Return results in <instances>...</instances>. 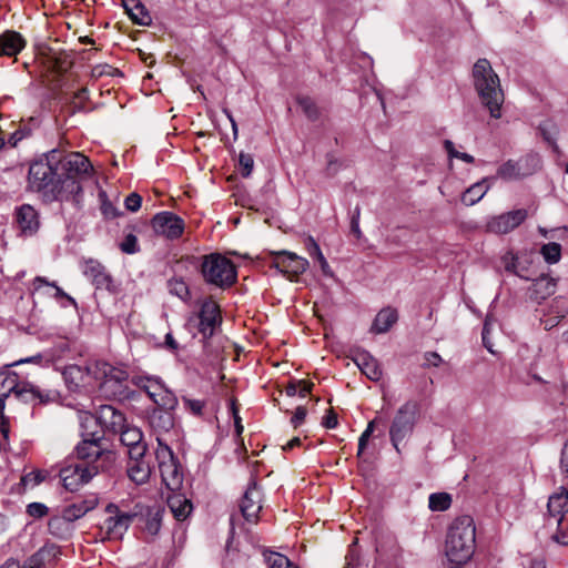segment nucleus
<instances>
[{"instance_id":"f257e3e1","label":"nucleus","mask_w":568,"mask_h":568,"mask_svg":"<svg viewBox=\"0 0 568 568\" xmlns=\"http://www.w3.org/2000/svg\"><path fill=\"white\" fill-rule=\"evenodd\" d=\"M92 171L91 162L82 153L53 149L30 163L27 189L39 193L45 203L69 201L82 193V181Z\"/></svg>"},{"instance_id":"f03ea898","label":"nucleus","mask_w":568,"mask_h":568,"mask_svg":"<svg viewBox=\"0 0 568 568\" xmlns=\"http://www.w3.org/2000/svg\"><path fill=\"white\" fill-rule=\"evenodd\" d=\"M476 528L474 519L464 515L457 517L449 526L445 552L449 561L456 565L467 562L475 552Z\"/></svg>"},{"instance_id":"7ed1b4c3","label":"nucleus","mask_w":568,"mask_h":568,"mask_svg":"<svg viewBox=\"0 0 568 568\" xmlns=\"http://www.w3.org/2000/svg\"><path fill=\"white\" fill-rule=\"evenodd\" d=\"M474 84L481 103L489 110L493 118H500L504 93L500 81L487 59H479L473 68Z\"/></svg>"},{"instance_id":"20e7f679","label":"nucleus","mask_w":568,"mask_h":568,"mask_svg":"<svg viewBox=\"0 0 568 568\" xmlns=\"http://www.w3.org/2000/svg\"><path fill=\"white\" fill-rule=\"evenodd\" d=\"M418 418L419 404L416 400H406L396 410L389 427V440L398 454L400 444L413 435Z\"/></svg>"},{"instance_id":"39448f33","label":"nucleus","mask_w":568,"mask_h":568,"mask_svg":"<svg viewBox=\"0 0 568 568\" xmlns=\"http://www.w3.org/2000/svg\"><path fill=\"white\" fill-rule=\"evenodd\" d=\"M201 272L205 282L220 288L232 286L237 277L233 262L219 253H212L203 257Z\"/></svg>"},{"instance_id":"423d86ee","label":"nucleus","mask_w":568,"mask_h":568,"mask_svg":"<svg viewBox=\"0 0 568 568\" xmlns=\"http://www.w3.org/2000/svg\"><path fill=\"white\" fill-rule=\"evenodd\" d=\"M93 381L99 382L100 390L108 397H124L123 383L128 379L126 371L105 362L92 363Z\"/></svg>"},{"instance_id":"0eeeda50","label":"nucleus","mask_w":568,"mask_h":568,"mask_svg":"<svg viewBox=\"0 0 568 568\" xmlns=\"http://www.w3.org/2000/svg\"><path fill=\"white\" fill-rule=\"evenodd\" d=\"M155 458L163 484L171 491L179 490L183 484V474L168 443H161L155 449Z\"/></svg>"},{"instance_id":"6e6552de","label":"nucleus","mask_w":568,"mask_h":568,"mask_svg":"<svg viewBox=\"0 0 568 568\" xmlns=\"http://www.w3.org/2000/svg\"><path fill=\"white\" fill-rule=\"evenodd\" d=\"M132 384L146 393L149 398L162 408H175L178 406V398L164 383L154 376H134Z\"/></svg>"},{"instance_id":"1a4fd4ad","label":"nucleus","mask_w":568,"mask_h":568,"mask_svg":"<svg viewBox=\"0 0 568 568\" xmlns=\"http://www.w3.org/2000/svg\"><path fill=\"white\" fill-rule=\"evenodd\" d=\"M79 463L85 465H106V470L115 462V454L102 446L100 438L83 439L75 448Z\"/></svg>"},{"instance_id":"9d476101","label":"nucleus","mask_w":568,"mask_h":568,"mask_svg":"<svg viewBox=\"0 0 568 568\" xmlns=\"http://www.w3.org/2000/svg\"><path fill=\"white\" fill-rule=\"evenodd\" d=\"M267 255L268 257H264V260L268 262L270 266L286 274L290 280L303 274L310 265L306 258L288 251H270Z\"/></svg>"},{"instance_id":"9b49d317","label":"nucleus","mask_w":568,"mask_h":568,"mask_svg":"<svg viewBox=\"0 0 568 568\" xmlns=\"http://www.w3.org/2000/svg\"><path fill=\"white\" fill-rule=\"evenodd\" d=\"M106 470V465H85L77 463L63 468L60 477L65 489L70 491L78 490L79 487L90 481L99 471Z\"/></svg>"},{"instance_id":"f8f14e48","label":"nucleus","mask_w":568,"mask_h":568,"mask_svg":"<svg viewBox=\"0 0 568 568\" xmlns=\"http://www.w3.org/2000/svg\"><path fill=\"white\" fill-rule=\"evenodd\" d=\"M174 409L175 408H162L158 406L153 408L149 414V425L155 435L158 447H160V442L166 443L164 436L170 435L171 432L174 429Z\"/></svg>"},{"instance_id":"ddd939ff","label":"nucleus","mask_w":568,"mask_h":568,"mask_svg":"<svg viewBox=\"0 0 568 568\" xmlns=\"http://www.w3.org/2000/svg\"><path fill=\"white\" fill-rule=\"evenodd\" d=\"M106 511L111 515L108 517L103 525L101 526V530L104 534V537L108 539H121L124 535V532L130 527L134 515L126 514V513H119L116 506L109 505L106 507Z\"/></svg>"},{"instance_id":"4468645a","label":"nucleus","mask_w":568,"mask_h":568,"mask_svg":"<svg viewBox=\"0 0 568 568\" xmlns=\"http://www.w3.org/2000/svg\"><path fill=\"white\" fill-rule=\"evenodd\" d=\"M195 320L199 333L204 338H210L221 323L220 306L212 300H205Z\"/></svg>"},{"instance_id":"2eb2a0df","label":"nucleus","mask_w":568,"mask_h":568,"mask_svg":"<svg viewBox=\"0 0 568 568\" xmlns=\"http://www.w3.org/2000/svg\"><path fill=\"white\" fill-rule=\"evenodd\" d=\"M152 227L156 234L174 240L182 235L184 221L176 214L164 211L153 216Z\"/></svg>"},{"instance_id":"dca6fc26","label":"nucleus","mask_w":568,"mask_h":568,"mask_svg":"<svg viewBox=\"0 0 568 568\" xmlns=\"http://www.w3.org/2000/svg\"><path fill=\"white\" fill-rule=\"evenodd\" d=\"M540 164V160L536 155H528L518 162L508 160L499 166L497 176L503 180H518L536 170Z\"/></svg>"},{"instance_id":"f3484780","label":"nucleus","mask_w":568,"mask_h":568,"mask_svg":"<svg viewBox=\"0 0 568 568\" xmlns=\"http://www.w3.org/2000/svg\"><path fill=\"white\" fill-rule=\"evenodd\" d=\"M528 216L525 209L515 210L491 217L487 222V230L495 234H506L519 226Z\"/></svg>"},{"instance_id":"a211bd4d","label":"nucleus","mask_w":568,"mask_h":568,"mask_svg":"<svg viewBox=\"0 0 568 568\" xmlns=\"http://www.w3.org/2000/svg\"><path fill=\"white\" fill-rule=\"evenodd\" d=\"M568 514V489L560 488L549 496L545 523L547 526L560 525Z\"/></svg>"},{"instance_id":"6ab92c4d","label":"nucleus","mask_w":568,"mask_h":568,"mask_svg":"<svg viewBox=\"0 0 568 568\" xmlns=\"http://www.w3.org/2000/svg\"><path fill=\"white\" fill-rule=\"evenodd\" d=\"M240 509L247 523L256 524L262 509V491L255 481L246 488Z\"/></svg>"},{"instance_id":"aec40b11","label":"nucleus","mask_w":568,"mask_h":568,"mask_svg":"<svg viewBox=\"0 0 568 568\" xmlns=\"http://www.w3.org/2000/svg\"><path fill=\"white\" fill-rule=\"evenodd\" d=\"M58 396L55 390L41 389L29 382H21L14 394L17 399L34 405L52 403L57 400Z\"/></svg>"},{"instance_id":"412c9836","label":"nucleus","mask_w":568,"mask_h":568,"mask_svg":"<svg viewBox=\"0 0 568 568\" xmlns=\"http://www.w3.org/2000/svg\"><path fill=\"white\" fill-rule=\"evenodd\" d=\"M355 365L371 381L378 382L383 376L378 361L367 351H356L353 356Z\"/></svg>"},{"instance_id":"4be33fe9","label":"nucleus","mask_w":568,"mask_h":568,"mask_svg":"<svg viewBox=\"0 0 568 568\" xmlns=\"http://www.w3.org/2000/svg\"><path fill=\"white\" fill-rule=\"evenodd\" d=\"M92 364L80 366L69 365L63 372V377L69 387L91 386L93 382Z\"/></svg>"},{"instance_id":"5701e85b","label":"nucleus","mask_w":568,"mask_h":568,"mask_svg":"<svg viewBox=\"0 0 568 568\" xmlns=\"http://www.w3.org/2000/svg\"><path fill=\"white\" fill-rule=\"evenodd\" d=\"M83 274L95 285L97 288H109L111 285V276L105 267L95 260H88L82 266Z\"/></svg>"},{"instance_id":"b1692460","label":"nucleus","mask_w":568,"mask_h":568,"mask_svg":"<svg viewBox=\"0 0 568 568\" xmlns=\"http://www.w3.org/2000/svg\"><path fill=\"white\" fill-rule=\"evenodd\" d=\"M97 419L101 426L112 432L121 430L125 424L124 415L111 405H101Z\"/></svg>"},{"instance_id":"393cba45","label":"nucleus","mask_w":568,"mask_h":568,"mask_svg":"<svg viewBox=\"0 0 568 568\" xmlns=\"http://www.w3.org/2000/svg\"><path fill=\"white\" fill-rule=\"evenodd\" d=\"M27 44L24 38L17 31L7 30L0 34V55L16 57Z\"/></svg>"},{"instance_id":"a878e982","label":"nucleus","mask_w":568,"mask_h":568,"mask_svg":"<svg viewBox=\"0 0 568 568\" xmlns=\"http://www.w3.org/2000/svg\"><path fill=\"white\" fill-rule=\"evenodd\" d=\"M60 554V549L54 544H45L36 554L29 557L20 568H47Z\"/></svg>"},{"instance_id":"bb28decb","label":"nucleus","mask_w":568,"mask_h":568,"mask_svg":"<svg viewBox=\"0 0 568 568\" xmlns=\"http://www.w3.org/2000/svg\"><path fill=\"white\" fill-rule=\"evenodd\" d=\"M99 499L95 494L87 496L84 499L72 503L62 510V515L72 524L82 518L87 513L98 506Z\"/></svg>"},{"instance_id":"cd10ccee","label":"nucleus","mask_w":568,"mask_h":568,"mask_svg":"<svg viewBox=\"0 0 568 568\" xmlns=\"http://www.w3.org/2000/svg\"><path fill=\"white\" fill-rule=\"evenodd\" d=\"M17 223L24 234H33L38 231L40 222L38 212L30 204L21 205L16 213Z\"/></svg>"},{"instance_id":"c85d7f7f","label":"nucleus","mask_w":568,"mask_h":568,"mask_svg":"<svg viewBox=\"0 0 568 568\" xmlns=\"http://www.w3.org/2000/svg\"><path fill=\"white\" fill-rule=\"evenodd\" d=\"M166 503L174 518L180 521L185 520L193 510L191 500L185 495L178 493V490L172 491L168 496Z\"/></svg>"},{"instance_id":"c756f323","label":"nucleus","mask_w":568,"mask_h":568,"mask_svg":"<svg viewBox=\"0 0 568 568\" xmlns=\"http://www.w3.org/2000/svg\"><path fill=\"white\" fill-rule=\"evenodd\" d=\"M20 383L17 373L8 368L0 371V412L4 409V400L14 396Z\"/></svg>"},{"instance_id":"7c9ffc66","label":"nucleus","mask_w":568,"mask_h":568,"mask_svg":"<svg viewBox=\"0 0 568 568\" xmlns=\"http://www.w3.org/2000/svg\"><path fill=\"white\" fill-rule=\"evenodd\" d=\"M556 281L549 276H540L535 280L529 288L530 297L536 301H544L556 292Z\"/></svg>"},{"instance_id":"2f4dec72","label":"nucleus","mask_w":568,"mask_h":568,"mask_svg":"<svg viewBox=\"0 0 568 568\" xmlns=\"http://www.w3.org/2000/svg\"><path fill=\"white\" fill-rule=\"evenodd\" d=\"M123 7L130 18L140 26H149L151 17L140 0H122Z\"/></svg>"},{"instance_id":"473e14b6","label":"nucleus","mask_w":568,"mask_h":568,"mask_svg":"<svg viewBox=\"0 0 568 568\" xmlns=\"http://www.w3.org/2000/svg\"><path fill=\"white\" fill-rule=\"evenodd\" d=\"M397 321V313L393 308H384L376 315L371 331L376 334L386 333Z\"/></svg>"},{"instance_id":"72a5a7b5","label":"nucleus","mask_w":568,"mask_h":568,"mask_svg":"<svg viewBox=\"0 0 568 568\" xmlns=\"http://www.w3.org/2000/svg\"><path fill=\"white\" fill-rule=\"evenodd\" d=\"M151 475V466L145 460L129 462L128 476L138 485L146 483Z\"/></svg>"},{"instance_id":"f704fd0d","label":"nucleus","mask_w":568,"mask_h":568,"mask_svg":"<svg viewBox=\"0 0 568 568\" xmlns=\"http://www.w3.org/2000/svg\"><path fill=\"white\" fill-rule=\"evenodd\" d=\"M305 248H306L308 255L312 258H315L318 262L321 271L323 272V274L326 275V276H333V271H332L328 262L326 261L325 256L323 255L320 245L314 240V237L308 236L306 239V241H305Z\"/></svg>"},{"instance_id":"c9c22d12","label":"nucleus","mask_w":568,"mask_h":568,"mask_svg":"<svg viewBox=\"0 0 568 568\" xmlns=\"http://www.w3.org/2000/svg\"><path fill=\"white\" fill-rule=\"evenodd\" d=\"M51 535L60 539L68 538L72 532V524L61 514L52 517L48 523Z\"/></svg>"},{"instance_id":"e433bc0d","label":"nucleus","mask_w":568,"mask_h":568,"mask_svg":"<svg viewBox=\"0 0 568 568\" xmlns=\"http://www.w3.org/2000/svg\"><path fill=\"white\" fill-rule=\"evenodd\" d=\"M488 189L489 186L486 185V180L477 182L464 192L462 196V202L465 205H474L484 197Z\"/></svg>"},{"instance_id":"4c0bfd02","label":"nucleus","mask_w":568,"mask_h":568,"mask_svg":"<svg viewBox=\"0 0 568 568\" xmlns=\"http://www.w3.org/2000/svg\"><path fill=\"white\" fill-rule=\"evenodd\" d=\"M120 432V440L126 447L136 446L143 442V434L138 427L124 426Z\"/></svg>"},{"instance_id":"58836bf2","label":"nucleus","mask_w":568,"mask_h":568,"mask_svg":"<svg viewBox=\"0 0 568 568\" xmlns=\"http://www.w3.org/2000/svg\"><path fill=\"white\" fill-rule=\"evenodd\" d=\"M264 557L268 568H298V566L280 552H265Z\"/></svg>"},{"instance_id":"ea45409f","label":"nucleus","mask_w":568,"mask_h":568,"mask_svg":"<svg viewBox=\"0 0 568 568\" xmlns=\"http://www.w3.org/2000/svg\"><path fill=\"white\" fill-rule=\"evenodd\" d=\"M452 497L447 493H435L429 496L428 506L433 511H444L450 507Z\"/></svg>"},{"instance_id":"a19ab883","label":"nucleus","mask_w":568,"mask_h":568,"mask_svg":"<svg viewBox=\"0 0 568 568\" xmlns=\"http://www.w3.org/2000/svg\"><path fill=\"white\" fill-rule=\"evenodd\" d=\"M297 103L308 120L316 121L320 118V109L310 97L297 98Z\"/></svg>"},{"instance_id":"79ce46f5","label":"nucleus","mask_w":568,"mask_h":568,"mask_svg":"<svg viewBox=\"0 0 568 568\" xmlns=\"http://www.w3.org/2000/svg\"><path fill=\"white\" fill-rule=\"evenodd\" d=\"M540 252L545 261L550 264L559 262L561 257V246L560 244L555 242H550L548 244L542 245Z\"/></svg>"},{"instance_id":"37998d69","label":"nucleus","mask_w":568,"mask_h":568,"mask_svg":"<svg viewBox=\"0 0 568 568\" xmlns=\"http://www.w3.org/2000/svg\"><path fill=\"white\" fill-rule=\"evenodd\" d=\"M169 292L181 300H186L190 296L189 286L183 280L173 278L168 283Z\"/></svg>"},{"instance_id":"c03bdc74","label":"nucleus","mask_w":568,"mask_h":568,"mask_svg":"<svg viewBox=\"0 0 568 568\" xmlns=\"http://www.w3.org/2000/svg\"><path fill=\"white\" fill-rule=\"evenodd\" d=\"M42 284L50 285V286L54 287L57 298H60V297L67 298L71 304L75 305L74 298L71 297L70 295H68L65 292H63V290L61 287H59L54 282L49 283L44 277H41V276H38L34 278L33 285H34L36 290H38L40 287V285H42Z\"/></svg>"},{"instance_id":"a18cd8bd","label":"nucleus","mask_w":568,"mask_h":568,"mask_svg":"<svg viewBox=\"0 0 568 568\" xmlns=\"http://www.w3.org/2000/svg\"><path fill=\"white\" fill-rule=\"evenodd\" d=\"M120 248L125 254L138 253L140 251L138 237L132 233L126 234L120 244Z\"/></svg>"},{"instance_id":"49530a36","label":"nucleus","mask_w":568,"mask_h":568,"mask_svg":"<svg viewBox=\"0 0 568 568\" xmlns=\"http://www.w3.org/2000/svg\"><path fill=\"white\" fill-rule=\"evenodd\" d=\"M378 419L377 418H374L373 420H371L368 424H367V427L366 429L362 433L359 439H358V452H357V456L359 457L366 446H367V443H368V439L369 437L372 436L374 429H375V425L377 424Z\"/></svg>"},{"instance_id":"de8ad7c7","label":"nucleus","mask_w":568,"mask_h":568,"mask_svg":"<svg viewBox=\"0 0 568 568\" xmlns=\"http://www.w3.org/2000/svg\"><path fill=\"white\" fill-rule=\"evenodd\" d=\"M239 165H240L241 175L243 178H248L254 168L253 156L248 153H241L239 156Z\"/></svg>"},{"instance_id":"09e8293b","label":"nucleus","mask_w":568,"mask_h":568,"mask_svg":"<svg viewBox=\"0 0 568 568\" xmlns=\"http://www.w3.org/2000/svg\"><path fill=\"white\" fill-rule=\"evenodd\" d=\"M557 527L556 532L551 536V539L560 545H568V523L562 519L560 525Z\"/></svg>"},{"instance_id":"8fccbe9b","label":"nucleus","mask_w":568,"mask_h":568,"mask_svg":"<svg viewBox=\"0 0 568 568\" xmlns=\"http://www.w3.org/2000/svg\"><path fill=\"white\" fill-rule=\"evenodd\" d=\"M182 402L184 404V407L191 412L195 416H201L204 408V402L200 399H192L187 397H183Z\"/></svg>"},{"instance_id":"3c124183","label":"nucleus","mask_w":568,"mask_h":568,"mask_svg":"<svg viewBox=\"0 0 568 568\" xmlns=\"http://www.w3.org/2000/svg\"><path fill=\"white\" fill-rule=\"evenodd\" d=\"M146 453V444L142 443L136 446H132L128 448L129 462H138L144 460V455Z\"/></svg>"},{"instance_id":"603ef678","label":"nucleus","mask_w":568,"mask_h":568,"mask_svg":"<svg viewBox=\"0 0 568 568\" xmlns=\"http://www.w3.org/2000/svg\"><path fill=\"white\" fill-rule=\"evenodd\" d=\"M48 507L41 503H31L27 506V514L33 518H41L48 514Z\"/></svg>"},{"instance_id":"864d4df0","label":"nucleus","mask_w":568,"mask_h":568,"mask_svg":"<svg viewBox=\"0 0 568 568\" xmlns=\"http://www.w3.org/2000/svg\"><path fill=\"white\" fill-rule=\"evenodd\" d=\"M43 479L44 476L41 471H30L21 478V481L26 487H34L39 485Z\"/></svg>"},{"instance_id":"5fc2aeb1","label":"nucleus","mask_w":568,"mask_h":568,"mask_svg":"<svg viewBox=\"0 0 568 568\" xmlns=\"http://www.w3.org/2000/svg\"><path fill=\"white\" fill-rule=\"evenodd\" d=\"M550 126H551V125H550V123H548V122H547V123L541 124V125L539 126V130H540V132H541L542 138H544V139H545L549 144H551V145H552L554 151H558V145H557V144H556V142H555V133H556V131H555V130L550 131V130H549V128H550Z\"/></svg>"},{"instance_id":"6e6d98bb","label":"nucleus","mask_w":568,"mask_h":568,"mask_svg":"<svg viewBox=\"0 0 568 568\" xmlns=\"http://www.w3.org/2000/svg\"><path fill=\"white\" fill-rule=\"evenodd\" d=\"M142 197L138 193H131L125 197L124 205L126 210L136 212L141 207Z\"/></svg>"},{"instance_id":"4d7b16f0","label":"nucleus","mask_w":568,"mask_h":568,"mask_svg":"<svg viewBox=\"0 0 568 568\" xmlns=\"http://www.w3.org/2000/svg\"><path fill=\"white\" fill-rule=\"evenodd\" d=\"M306 414H307L306 408L304 406H298L295 409V413L293 414V416L291 418L292 425L295 428L298 427L300 425H302L303 422L305 420Z\"/></svg>"},{"instance_id":"13d9d810","label":"nucleus","mask_w":568,"mask_h":568,"mask_svg":"<svg viewBox=\"0 0 568 568\" xmlns=\"http://www.w3.org/2000/svg\"><path fill=\"white\" fill-rule=\"evenodd\" d=\"M424 359H425L424 365L427 366V367H430V366L437 367L443 362L440 355L438 353H436V352H427V353H425Z\"/></svg>"},{"instance_id":"bf43d9fd","label":"nucleus","mask_w":568,"mask_h":568,"mask_svg":"<svg viewBox=\"0 0 568 568\" xmlns=\"http://www.w3.org/2000/svg\"><path fill=\"white\" fill-rule=\"evenodd\" d=\"M341 168L339 161L332 154H327V164H326V173L328 175H334Z\"/></svg>"},{"instance_id":"052dcab7","label":"nucleus","mask_w":568,"mask_h":568,"mask_svg":"<svg viewBox=\"0 0 568 568\" xmlns=\"http://www.w3.org/2000/svg\"><path fill=\"white\" fill-rule=\"evenodd\" d=\"M490 318L487 317L485 320V323H484V327H483V334H481V337H483V344L484 346L487 348V351L491 354H495V351L493 349V344L491 343H487V336L489 335L490 333Z\"/></svg>"},{"instance_id":"680f3d73","label":"nucleus","mask_w":568,"mask_h":568,"mask_svg":"<svg viewBox=\"0 0 568 568\" xmlns=\"http://www.w3.org/2000/svg\"><path fill=\"white\" fill-rule=\"evenodd\" d=\"M114 69L111 65L108 64H100L95 65L92 69V75L95 78H100L102 75H111L113 73Z\"/></svg>"},{"instance_id":"e2e57ef3","label":"nucleus","mask_w":568,"mask_h":568,"mask_svg":"<svg viewBox=\"0 0 568 568\" xmlns=\"http://www.w3.org/2000/svg\"><path fill=\"white\" fill-rule=\"evenodd\" d=\"M323 426L328 429L335 428L337 426V415L333 409L327 410V414L323 418Z\"/></svg>"},{"instance_id":"0e129e2a","label":"nucleus","mask_w":568,"mask_h":568,"mask_svg":"<svg viewBox=\"0 0 568 568\" xmlns=\"http://www.w3.org/2000/svg\"><path fill=\"white\" fill-rule=\"evenodd\" d=\"M358 566H359L358 555L354 550H349L345 557L344 568H358Z\"/></svg>"},{"instance_id":"69168bd1","label":"nucleus","mask_w":568,"mask_h":568,"mask_svg":"<svg viewBox=\"0 0 568 568\" xmlns=\"http://www.w3.org/2000/svg\"><path fill=\"white\" fill-rule=\"evenodd\" d=\"M313 383L307 381H298L297 393L301 397H305L307 394L312 392Z\"/></svg>"},{"instance_id":"338daca9","label":"nucleus","mask_w":568,"mask_h":568,"mask_svg":"<svg viewBox=\"0 0 568 568\" xmlns=\"http://www.w3.org/2000/svg\"><path fill=\"white\" fill-rule=\"evenodd\" d=\"M560 467L568 475V440L564 444L560 457Z\"/></svg>"},{"instance_id":"774afa93","label":"nucleus","mask_w":568,"mask_h":568,"mask_svg":"<svg viewBox=\"0 0 568 568\" xmlns=\"http://www.w3.org/2000/svg\"><path fill=\"white\" fill-rule=\"evenodd\" d=\"M160 526H161L160 520L156 517H152V518L148 519L145 529L150 534L155 535L160 530Z\"/></svg>"}]
</instances>
